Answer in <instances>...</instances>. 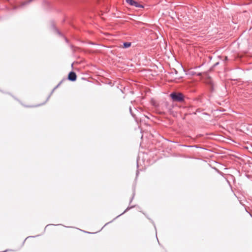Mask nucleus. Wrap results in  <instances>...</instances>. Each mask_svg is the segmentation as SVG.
<instances>
[{"label":"nucleus","mask_w":252,"mask_h":252,"mask_svg":"<svg viewBox=\"0 0 252 252\" xmlns=\"http://www.w3.org/2000/svg\"><path fill=\"white\" fill-rule=\"evenodd\" d=\"M170 96L174 101H182L183 100V95L182 94L172 93L170 94Z\"/></svg>","instance_id":"1"},{"label":"nucleus","mask_w":252,"mask_h":252,"mask_svg":"<svg viewBox=\"0 0 252 252\" xmlns=\"http://www.w3.org/2000/svg\"><path fill=\"white\" fill-rule=\"evenodd\" d=\"M68 78L69 80L74 81L76 79V75L74 72H70L68 76Z\"/></svg>","instance_id":"2"},{"label":"nucleus","mask_w":252,"mask_h":252,"mask_svg":"<svg viewBox=\"0 0 252 252\" xmlns=\"http://www.w3.org/2000/svg\"><path fill=\"white\" fill-rule=\"evenodd\" d=\"M132 5H134L136 7H143V6L141 4H139L137 2L135 1H133V4Z\"/></svg>","instance_id":"3"},{"label":"nucleus","mask_w":252,"mask_h":252,"mask_svg":"<svg viewBox=\"0 0 252 252\" xmlns=\"http://www.w3.org/2000/svg\"><path fill=\"white\" fill-rule=\"evenodd\" d=\"M131 43L130 42H125L123 44V47L125 48H128L130 46Z\"/></svg>","instance_id":"4"},{"label":"nucleus","mask_w":252,"mask_h":252,"mask_svg":"<svg viewBox=\"0 0 252 252\" xmlns=\"http://www.w3.org/2000/svg\"><path fill=\"white\" fill-rule=\"evenodd\" d=\"M127 3H129L130 5H132L133 4V0H126Z\"/></svg>","instance_id":"5"},{"label":"nucleus","mask_w":252,"mask_h":252,"mask_svg":"<svg viewBox=\"0 0 252 252\" xmlns=\"http://www.w3.org/2000/svg\"><path fill=\"white\" fill-rule=\"evenodd\" d=\"M227 57H225V60H227Z\"/></svg>","instance_id":"6"}]
</instances>
